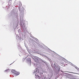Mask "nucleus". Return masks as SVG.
<instances>
[{"label":"nucleus","mask_w":79,"mask_h":79,"mask_svg":"<svg viewBox=\"0 0 79 79\" xmlns=\"http://www.w3.org/2000/svg\"><path fill=\"white\" fill-rule=\"evenodd\" d=\"M40 78H41V77H40V78H39L40 79Z\"/></svg>","instance_id":"nucleus-10"},{"label":"nucleus","mask_w":79,"mask_h":79,"mask_svg":"<svg viewBox=\"0 0 79 79\" xmlns=\"http://www.w3.org/2000/svg\"><path fill=\"white\" fill-rule=\"evenodd\" d=\"M35 76H36L37 77V78H38H38H39L40 79V77H39L38 75H37V74H35Z\"/></svg>","instance_id":"nucleus-4"},{"label":"nucleus","mask_w":79,"mask_h":79,"mask_svg":"<svg viewBox=\"0 0 79 79\" xmlns=\"http://www.w3.org/2000/svg\"><path fill=\"white\" fill-rule=\"evenodd\" d=\"M73 79H77V78L75 77V78H73Z\"/></svg>","instance_id":"nucleus-9"},{"label":"nucleus","mask_w":79,"mask_h":79,"mask_svg":"<svg viewBox=\"0 0 79 79\" xmlns=\"http://www.w3.org/2000/svg\"><path fill=\"white\" fill-rule=\"evenodd\" d=\"M73 73V74H79V73Z\"/></svg>","instance_id":"nucleus-6"},{"label":"nucleus","mask_w":79,"mask_h":79,"mask_svg":"<svg viewBox=\"0 0 79 79\" xmlns=\"http://www.w3.org/2000/svg\"><path fill=\"white\" fill-rule=\"evenodd\" d=\"M43 77V78H42V79H45V77Z\"/></svg>","instance_id":"nucleus-8"},{"label":"nucleus","mask_w":79,"mask_h":79,"mask_svg":"<svg viewBox=\"0 0 79 79\" xmlns=\"http://www.w3.org/2000/svg\"><path fill=\"white\" fill-rule=\"evenodd\" d=\"M77 69H78V71H79V68H78L77 67L76 68Z\"/></svg>","instance_id":"nucleus-7"},{"label":"nucleus","mask_w":79,"mask_h":79,"mask_svg":"<svg viewBox=\"0 0 79 79\" xmlns=\"http://www.w3.org/2000/svg\"><path fill=\"white\" fill-rule=\"evenodd\" d=\"M14 74H15L16 76H18L19 74V73L16 71Z\"/></svg>","instance_id":"nucleus-1"},{"label":"nucleus","mask_w":79,"mask_h":79,"mask_svg":"<svg viewBox=\"0 0 79 79\" xmlns=\"http://www.w3.org/2000/svg\"><path fill=\"white\" fill-rule=\"evenodd\" d=\"M26 58H27V57H26L23 58L22 60L23 61H24V60H26Z\"/></svg>","instance_id":"nucleus-3"},{"label":"nucleus","mask_w":79,"mask_h":79,"mask_svg":"<svg viewBox=\"0 0 79 79\" xmlns=\"http://www.w3.org/2000/svg\"><path fill=\"white\" fill-rule=\"evenodd\" d=\"M28 61H30L31 60V58H29L28 59Z\"/></svg>","instance_id":"nucleus-5"},{"label":"nucleus","mask_w":79,"mask_h":79,"mask_svg":"<svg viewBox=\"0 0 79 79\" xmlns=\"http://www.w3.org/2000/svg\"><path fill=\"white\" fill-rule=\"evenodd\" d=\"M11 72H12V73H13L15 74V72H16V71H15V70H12Z\"/></svg>","instance_id":"nucleus-2"}]
</instances>
